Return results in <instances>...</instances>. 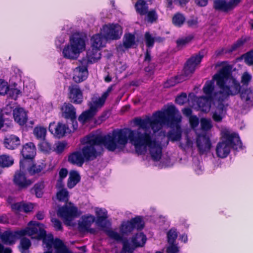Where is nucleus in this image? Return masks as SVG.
I'll return each mask as SVG.
<instances>
[{
    "mask_svg": "<svg viewBox=\"0 0 253 253\" xmlns=\"http://www.w3.org/2000/svg\"><path fill=\"white\" fill-rule=\"evenodd\" d=\"M81 214L82 212L71 203L59 208L57 211L58 216L61 218L65 224L67 225H71V222L73 219Z\"/></svg>",
    "mask_w": 253,
    "mask_h": 253,
    "instance_id": "obj_12",
    "label": "nucleus"
},
{
    "mask_svg": "<svg viewBox=\"0 0 253 253\" xmlns=\"http://www.w3.org/2000/svg\"><path fill=\"white\" fill-rule=\"evenodd\" d=\"M145 39L146 45L149 47H151L153 46L155 42H161L163 39L161 37H153L149 32H147L145 35Z\"/></svg>",
    "mask_w": 253,
    "mask_h": 253,
    "instance_id": "obj_34",
    "label": "nucleus"
},
{
    "mask_svg": "<svg viewBox=\"0 0 253 253\" xmlns=\"http://www.w3.org/2000/svg\"><path fill=\"white\" fill-rule=\"evenodd\" d=\"M241 0H231L227 2L225 0H213V7L216 10L228 11L236 7Z\"/></svg>",
    "mask_w": 253,
    "mask_h": 253,
    "instance_id": "obj_17",
    "label": "nucleus"
},
{
    "mask_svg": "<svg viewBox=\"0 0 253 253\" xmlns=\"http://www.w3.org/2000/svg\"><path fill=\"white\" fill-rule=\"evenodd\" d=\"M168 241L169 244L174 243L177 237V233L175 229H171L167 233Z\"/></svg>",
    "mask_w": 253,
    "mask_h": 253,
    "instance_id": "obj_45",
    "label": "nucleus"
},
{
    "mask_svg": "<svg viewBox=\"0 0 253 253\" xmlns=\"http://www.w3.org/2000/svg\"><path fill=\"white\" fill-rule=\"evenodd\" d=\"M136 11L141 15H145L148 11V6L143 0H139L135 4Z\"/></svg>",
    "mask_w": 253,
    "mask_h": 253,
    "instance_id": "obj_33",
    "label": "nucleus"
},
{
    "mask_svg": "<svg viewBox=\"0 0 253 253\" xmlns=\"http://www.w3.org/2000/svg\"><path fill=\"white\" fill-rule=\"evenodd\" d=\"M134 132L122 129L113 131L111 134L101 136L90 134L82 140L83 148L69 156L68 161L81 167L85 161L92 160L100 154L102 146L110 151H120L126 146V137L133 136Z\"/></svg>",
    "mask_w": 253,
    "mask_h": 253,
    "instance_id": "obj_2",
    "label": "nucleus"
},
{
    "mask_svg": "<svg viewBox=\"0 0 253 253\" xmlns=\"http://www.w3.org/2000/svg\"><path fill=\"white\" fill-rule=\"evenodd\" d=\"M136 44L134 35L128 33L126 34L123 38V42L117 47L119 51H124L126 50L133 47Z\"/></svg>",
    "mask_w": 253,
    "mask_h": 253,
    "instance_id": "obj_19",
    "label": "nucleus"
},
{
    "mask_svg": "<svg viewBox=\"0 0 253 253\" xmlns=\"http://www.w3.org/2000/svg\"><path fill=\"white\" fill-rule=\"evenodd\" d=\"M112 90L113 86L111 85L102 93L101 96L94 95L91 97V101L88 104L89 109L84 111L80 115L79 118V121L82 123H84L92 118L98 110L103 106L107 98Z\"/></svg>",
    "mask_w": 253,
    "mask_h": 253,
    "instance_id": "obj_8",
    "label": "nucleus"
},
{
    "mask_svg": "<svg viewBox=\"0 0 253 253\" xmlns=\"http://www.w3.org/2000/svg\"><path fill=\"white\" fill-rule=\"evenodd\" d=\"M251 79V75L248 72H245L242 76L241 82L244 85H248Z\"/></svg>",
    "mask_w": 253,
    "mask_h": 253,
    "instance_id": "obj_54",
    "label": "nucleus"
},
{
    "mask_svg": "<svg viewBox=\"0 0 253 253\" xmlns=\"http://www.w3.org/2000/svg\"><path fill=\"white\" fill-rule=\"evenodd\" d=\"M59 179L57 183V187L58 188H61L63 187L62 180L65 178L68 174V171L65 169H62L59 171Z\"/></svg>",
    "mask_w": 253,
    "mask_h": 253,
    "instance_id": "obj_49",
    "label": "nucleus"
},
{
    "mask_svg": "<svg viewBox=\"0 0 253 253\" xmlns=\"http://www.w3.org/2000/svg\"><path fill=\"white\" fill-rule=\"evenodd\" d=\"M204 57L201 52L192 56L186 62L183 69V73L179 77L171 78L164 84L165 87H170L176 84L185 80L190 75L194 73L197 66L200 63Z\"/></svg>",
    "mask_w": 253,
    "mask_h": 253,
    "instance_id": "obj_9",
    "label": "nucleus"
},
{
    "mask_svg": "<svg viewBox=\"0 0 253 253\" xmlns=\"http://www.w3.org/2000/svg\"><path fill=\"white\" fill-rule=\"evenodd\" d=\"M13 117L15 121L20 125H24L27 120V113L22 108L13 110Z\"/></svg>",
    "mask_w": 253,
    "mask_h": 253,
    "instance_id": "obj_28",
    "label": "nucleus"
},
{
    "mask_svg": "<svg viewBox=\"0 0 253 253\" xmlns=\"http://www.w3.org/2000/svg\"><path fill=\"white\" fill-rule=\"evenodd\" d=\"M244 59L247 64L253 65V50L245 55Z\"/></svg>",
    "mask_w": 253,
    "mask_h": 253,
    "instance_id": "obj_55",
    "label": "nucleus"
},
{
    "mask_svg": "<svg viewBox=\"0 0 253 253\" xmlns=\"http://www.w3.org/2000/svg\"><path fill=\"white\" fill-rule=\"evenodd\" d=\"M45 168V165L43 163H40L39 164L33 165L30 168L28 169L29 172L33 175L36 173H39L41 172Z\"/></svg>",
    "mask_w": 253,
    "mask_h": 253,
    "instance_id": "obj_38",
    "label": "nucleus"
},
{
    "mask_svg": "<svg viewBox=\"0 0 253 253\" xmlns=\"http://www.w3.org/2000/svg\"><path fill=\"white\" fill-rule=\"evenodd\" d=\"M95 212L97 216L96 224L103 228L107 224L106 219L107 218V211L104 209L96 208Z\"/></svg>",
    "mask_w": 253,
    "mask_h": 253,
    "instance_id": "obj_24",
    "label": "nucleus"
},
{
    "mask_svg": "<svg viewBox=\"0 0 253 253\" xmlns=\"http://www.w3.org/2000/svg\"><path fill=\"white\" fill-rule=\"evenodd\" d=\"M245 42V41L243 39H240L237 41L232 46V50H235L242 46Z\"/></svg>",
    "mask_w": 253,
    "mask_h": 253,
    "instance_id": "obj_62",
    "label": "nucleus"
},
{
    "mask_svg": "<svg viewBox=\"0 0 253 253\" xmlns=\"http://www.w3.org/2000/svg\"><path fill=\"white\" fill-rule=\"evenodd\" d=\"M179 249L176 244L174 243L169 244L167 249V253H178Z\"/></svg>",
    "mask_w": 253,
    "mask_h": 253,
    "instance_id": "obj_56",
    "label": "nucleus"
},
{
    "mask_svg": "<svg viewBox=\"0 0 253 253\" xmlns=\"http://www.w3.org/2000/svg\"><path fill=\"white\" fill-rule=\"evenodd\" d=\"M187 95L185 93H182L175 99L176 102L179 105H183L187 101Z\"/></svg>",
    "mask_w": 253,
    "mask_h": 253,
    "instance_id": "obj_58",
    "label": "nucleus"
},
{
    "mask_svg": "<svg viewBox=\"0 0 253 253\" xmlns=\"http://www.w3.org/2000/svg\"><path fill=\"white\" fill-rule=\"evenodd\" d=\"M185 21V18L180 13H177L172 18V23L176 26H181Z\"/></svg>",
    "mask_w": 253,
    "mask_h": 253,
    "instance_id": "obj_43",
    "label": "nucleus"
},
{
    "mask_svg": "<svg viewBox=\"0 0 253 253\" xmlns=\"http://www.w3.org/2000/svg\"><path fill=\"white\" fill-rule=\"evenodd\" d=\"M33 133L37 139L43 140L46 136V129L42 126H36L34 129Z\"/></svg>",
    "mask_w": 253,
    "mask_h": 253,
    "instance_id": "obj_35",
    "label": "nucleus"
},
{
    "mask_svg": "<svg viewBox=\"0 0 253 253\" xmlns=\"http://www.w3.org/2000/svg\"><path fill=\"white\" fill-rule=\"evenodd\" d=\"M67 144L65 142H59L56 144V147L55 151L57 153H60L62 152L65 148H67Z\"/></svg>",
    "mask_w": 253,
    "mask_h": 253,
    "instance_id": "obj_51",
    "label": "nucleus"
},
{
    "mask_svg": "<svg viewBox=\"0 0 253 253\" xmlns=\"http://www.w3.org/2000/svg\"><path fill=\"white\" fill-rule=\"evenodd\" d=\"M147 20L148 22L152 23L157 19V16L155 11L151 10L147 12Z\"/></svg>",
    "mask_w": 253,
    "mask_h": 253,
    "instance_id": "obj_57",
    "label": "nucleus"
},
{
    "mask_svg": "<svg viewBox=\"0 0 253 253\" xmlns=\"http://www.w3.org/2000/svg\"><path fill=\"white\" fill-rule=\"evenodd\" d=\"M13 164V160L10 156L3 155L0 156V166L2 167H8Z\"/></svg>",
    "mask_w": 253,
    "mask_h": 253,
    "instance_id": "obj_37",
    "label": "nucleus"
},
{
    "mask_svg": "<svg viewBox=\"0 0 253 253\" xmlns=\"http://www.w3.org/2000/svg\"><path fill=\"white\" fill-rule=\"evenodd\" d=\"M95 221V217L88 214L82 216L79 222V227L82 231H88L91 224Z\"/></svg>",
    "mask_w": 253,
    "mask_h": 253,
    "instance_id": "obj_22",
    "label": "nucleus"
},
{
    "mask_svg": "<svg viewBox=\"0 0 253 253\" xmlns=\"http://www.w3.org/2000/svg\"><path fill=\"white\" fill-rule=\"evenodd\" d=\"M80 177L78 172L71 171L70 173L68 181V187L69 188L74 187L80 181Z\"/></svg>",
    "mask_w": 253,
    "mask_h": 253,
    "instance_id": "obj_32",
    "label": "nucleus"
},
{
    "mask_svg": "<svg viewBox=\"0 0 253 253\" xmlns=\"http://www.w3.org/2000/svg\"><path fill=\"white\" fill-rule=\"evenodd\" d=\"M20 93V90L17 88H12L9 90V95L14 100L16 99Z\"/></svg>",
    "mask_w": 253,
    "mask_h": 253,
    "instance_id": "obj_61",
    "label": "nucleus"
},
{
    "mask_svg": "<svg viewBox=\"0 0 253 253\" xmlns=\"http://www.w3.org/2000/svg\"><path fill=\"white\" fill-rule=\"evenodd\" d=\"M69 97L75 103L80 104L83 101V93L78 85L69 86Z\"/></svg>",
    "mask_w": 253,
    "mask_h": 253,
    "instance_id": "obj_21",
    "label": "nucleus"
},
{
    "mask_svg": "<svg viewBox=\"0 0 253 253\" xmlns=\"http://www.w3.org/2000/svg\"><path fill=\"white\" fill-rule=\"evenodd\" d=\"M201 126L204 130H209L212 127V122L211 119L202 118L201 119Z\"/></svg>",
    "mask_w": 253,
    "mask_h": 253,
    "instance_id": "obj_44",
    "label": "nucleus"
},
{
    "mask_svg": "<svg viewBox=\"0 0 253 253\" xmlns=\"http://www.w3.org/2000/svg\"><path fill=\"white\" fill-rule=\"evenodd\" d=\"M106 232L110 238L115 241H120L122 239V236L115 230H108L106 231Z\"/></svg>",
    "mask_w": 253,
    "mask_h": 253,
    "instance_id": "obj_46",
    "label": "nucleus"
},
{
    "mask_svg": "<svg viewBox=\"0 0 253 253\" xmlns=\"http://www.w3.org/2000/svg\"><path fill=\"white\" fill-rule=\"evenodd\" d=\"M100 31L106 41L118 40L121 38L123 33L121 26L117 24L105 25Z\"/></svg>",
    "mask_w": 253,
    "mask_h": 253,
    "instance_id": "obj_14",
    "label": "nucleus"
},
{
    "mask_svg": "<svg viewBox=\"0 0 253 253\" xmlns=\"http://www.w3.org/2000/svg\"><path fill=\"white\" fill-rule=\"evenodd\" d=\"M62 116L65 118L72 120L76 118V111L73 106L70 104L64 103L61 107Z\"/></svg>",
    "mask_w": 253,
    "mask_h": 253,
    "instance_id": "obj_29",
    "label": "nucleus"
},
{
    "mask_svg": "<svg viewBox=\"0 0 253 253\" xmlns=\"http://www.w3.org/2000/svg\"><path fill=\"white\" fill-rule=\"evenodd\" d=\"M193 36L192 35H189L187 37L178 39L176 41L177 46L182 47L188 43L193 39Z\"/></svg>",
    "mask_w": 253,
    "mask_h": 253,
    "instance_id": "obj_48",
    "label": "nucleus"
},
{
    "mask_svg": "<svg viewBox=\"0 0 253 253\" xmlns=\"http://www.w3.org/2000/svg\"><path fill=\"white\" fill-rule=\"evenodd\" d=\"M146 237L142 233H139L133 237L131 243L128 241H123V248L121 253H132L135 248L142 247L146 241Z\"/></svg>",
    "mask_w": 253,
    "mask_h": 253,
    "instance_id": "obj_13",
    "label": "nucleus"
},
{
    "mask_svg": "<svg viewBox=\"0 0 253 253\" xmlns=\"http://www.w3.org/2000/svg\"><path fill=\"white\" fill-rule=\"evenodd\" d=\"M226 107L223 104H219L212 115L213 120L217 122H220L225 117L226 114Z\"/></svg>",
    "mask_w": 253,
    "mask_h": 253,
    "instance_id": "obj_31",
    "label": "nucleus"
},
{
    "mask_svg": "<svg viewBox=\"0 0 253 253\" xmlns=\"http://www.w3.org/2000/svg\"><path fill=\"white\" fill-rule=\"evenodd\" d=\"M44 185L42 183H38L35 185V191L37 197H41L42 194Z\"/></svg>",
    "mask_w": 253,
    "mask_h": 253,
    "instance_id": "obj_52",
    "label": "nucleus"
},
{
    "mask_svg": "<svg viewBox=\"0 0 253 253\" xmlns=\"http://www.w3.org/2000/svg\"><path fill=\"white\" fill-rule=\"evenodd\" d=\"M130 221L132 224L133 229L137 228V229H140L144 226V221L140 216H137L132 218Z\"/></svg>",
    "mask_w": 253,
    "mask_h": 253,
    "instance_id": "obj_42",
    "label": "nucleus"
},
{
    "mask_svg": "<svg viewBox=\"0 0 253 253\" xmlns=\"http://www.w3.org/2000/svg\"><path fill=\"white\" fill-rule=\"evenodd\" d=\"M51 221L53 224V227L56 230H62V226L61 222L59 220L52 218Z\"/></svg>",
    "mask_w": 253,
    "mask_h": 253,
    "instance_id": "obj_60",
    "label": "nucleus"
},
{
    "mask_svg": "<svg viewBox=\"0 0 253 253\" xmlns=\"http://www.w3.org/2000/svg\"><path fill=\"white\" fill-rule=\"evenodd\" d=\"M35 83L29 79H26L23 82V90L26 93L31 92L35 89Z\"/></svg>",
    "mask_w": 253,
    "mask_h": 253,
    "instance_id": "obj_40",
    "label": "nucleus"
},
{
    "mask_svg": "<svg viewBox=\"0 0 253 253\" xmlns=\"http://www.w3.org/2000/svg\"><path fill=\"white\" fill-rule=\"evenodd\" d=\"M106 41L100 32V33L93 36L91 38V46L101 49L105 46Z\"/></svg>",
    "mask_w": 253,
    "mask_h": 253,
    "instance_id": "obj_26",
    "label": "nucleus"
},
{
    "mask_svg": "<svg viewBox=\"0 0 253 253\" xmlns=\"http://www.w3.org/2000/svg\"><path fill=\"white\" fill-rule=\"evenodd\" d=\"M44 226L36 221H30L26 228L15 231L14 233H5L1 237L2 242L7 245L14 244L17 238L28 235L32 239L41 240L45 235Z\"/></svg>",
    "mask_w": 253,
    "mask_h": 253,
    "instance_id": "obj_4",
    "label": "nucleus"
},
{
    "mask_svg": "<svg viewBox=\"0 0 253 253\" xmlns=\"http://www.w3.org/2000/svg\"><path fill=\"white\" fill-rule=\"evenodd\" d=\"M48 129L54 136L59 138L64 136L68 130V127L65 125L60 123L56 125L54 122L50 123Z\"/></svg>",
    "mask_w": 253,
    "mask_h": 253,
    "instance_id": "obj_18",
    "label": "nucleus"
},
{
    "mask_svg": "<svg viewBox=\"0 0 253 253\" xmlns=\"http://www.w3.org/2000/svg\"><path fill=\"white\" fill-rule=\"evenodd\" d=\"M217 66L220 68L213 76L212 80L216 82L219 88L215 97L219 101H222L230 96H234L240 93L241 86L240 82L231 75V66L227 62H221Z\"/></svg>",
    "mask_w": 253,
    "mask_h": 253,
    "instance_id": "obj_3",
    "label": "nucleus"
},
{
    "mask_svg": "<svg viewBox=\"0 0 253 253\" xmlns=\"http://www.w3.org/2000/svg\"><path fill=\"white\" fill-rule=\"evenodd\" d=\"M31 242L26 238H22L20 241V251L21 253H28V249L31 246Z\"/></svg>",
    "mask_w": 253,
    "mask_h": 253,
    "instance_id": "obj_39",
    "label": "nucleus"
},
{
    "mask_svg": "<svg viewBox=\"0 0 253 253\" xmlns=\"http://www.w3.org/2000/svg\"><path fill=\"white\" fill-rule=\"evenodd\" d=\"M43 239V246L46 248L48 251L44 253H52V249L55 250V253H72L64 244L62 241L58 239H54L51 234L45 235L42 238Z\"/></svg>",
    "mask_w": 253,
    "mask_h": 253,
    "instance_id": "obj_11",
    "label": "nucleus"
},
{
    "mask_svg": "<svg viewBox=\"0 0 253 253\" xmlns=\"http://www.w3.org/2000/svg\"><path fill=\"white\" fill-rule=\"evenodd\" d=\"M242 100L246 103V106H249L253 102V91L251 88L243 89L241 92Z\"/></svg>",
    "mask_w": 253,
    "mask_h": 253,
    "instance_id": "obj_30",
    "label": "nucleus"
},
{
    "mask_svg": "<svg viewBox=\"0 0 253 253\" xmlns=\"http://www.w3.org/2000/svg\"><path fill=\"white\" fill-rule=\"evenodd\" d=\"M180 146L185 151H193L196 146L201 154L208 152L211 147L210 137L205 134H188L185 141L181 142Z\"/></svg>",
    "mask_w": 253,
    "mask_h": 253,
    "instance_id": "obj_6",
    "label": "nucleus"
},
{
    "mask_svg": "<svg viewBox=\"0 0 253 253\" xmlns=\"http://www.w3.org/2000/svg\"><path fill=\"white\" fill-rule=\"evenodd\" d=\"M26 162L25 161H20V170L16 172L14 177V183L20 188H25L31 185L32 181L28 179L26 176L24 170L25 169V165L24 163Z\"/></svg>",
    "mask_w": 253,
    "mask_h": 253,
    "instance_id": "obj_15",
    "label": "nucleus"
},
{
    "mask_svg": "<svg viewBox=\"0 0 253 253\" xmlns=\"http://www.w3.org/2000/svg\"><path fill=\"white\" fill-rule=\"evenodd\" d=\"M188 26L195 27L197 25L198 21L196 18H193L188 20L187 22Z\"/></svg>",
    "mask_w": 253,
    "mask_h": 253,
    "instance_id": "obj_63",
    "label": "nucleus"
},
{
    "mask_svg": "<svg viewBox=\"0 0 253 253\" xmlns=\"http://www.w3.org/2000/svg\"><path fill=\"white\" fill-rule=\"evenodd\" d=\"M36 153V147L32 142H29L24 145L21 151V154L24 159L23 161L26 162L24 163V165H26L27 163L26 159H32L35 157ZM21 161H23V160Z\"/></svg>",
    "mask_w": 253,
    "mask_h": 253,
    "instance_id": "obj_20",
    "label": "nucleus"
},
{
    "mask_svg": "<svg viewBox=\"0 0 253 253\" xmlns=\"http://www.w3.org/2000/svg\"><path fill=\"white\" fill-rule=\"evenodd\" d=\"M85 49L84 38L79 33H75L70 37L69 43L64 47L62 55L66 59L76 60Z\"/></svg>",
    "mask_w": 253,
    "mask_h": 253,
    "instance_id": "obj_7",
    "label": "nucleus"
},
{
    "mask_svg": "<svg viewBox=\"0 0 253 253\" xmlns=\"http://www.w3.org/2000/svg\"><path fill=\"white\" fill-rule=\"evenodd\" d=\"M39 149L45 153L49 152L51 150V145L47 141H43L39 144Z\"/></svg>",
    "mask_w": 253,
    "mask_h": 253,
    "instance_id": "obj_47",
    "label": "nucleus"
},
{
    "mask_svg": "<svg viewBox=\"0 0 253 253\" xmlns=\"http://www.w3.org/2000/svg\"><path fill=\"white\" fill-rule=\"evenodd\" d=\"M193 167L197 174H200L202 173V166L198 160H195V162L193 164Z\"/></svg>",
    "mask_w": 253,
    "mask_h": 253,
    "instance_id": "obj_53",
    "label": "nucleus"
},
{
    "mask_svg": "<svg viewBox=\"0 0 253 253\" xmlns=\"http://www.w3.org/2000/svg\"><path fill=\"white\" fill-rule=\"evenodd\" d=\"M82 65L73 70V79L76 83H81L85 80L88 76L87 65L85 60L81 61Z\"/></svg>",
    "mask_w": 253,
    "mask_h": 253,
    "instance_id": "obj_16",
    "label": "nucleus"
},
{
    "mask_svg": "<svg viewBox=\"0 0 253 253\" xmlns=\"http://www.w3.org/2000/svg\"><path fill=\"white\" fill-rule=\"evenodd\" d=\"M214 87V83L212 81H207L203 87V91L206 96L198 98L193 95L194 101L196 103V104L193 103V107H195V108L198 107L203 112L209 111L211 108V100L212 99L218 100V98L215 97V94L217 93L218 91L213 92Z\"/></svg>",
    "mask_w": 253,
    "mask_h": 253,
    "instance_id": "obj_10",
    "label": "nucleus"
},
{
    "mask_svg": "<svg viewBox=\"0 0 253 253\" xmlns=\"http://www.w3.org/2000/svg\"><path fill=\"white\" fill-rule=\"evenodd\" d=\"M20 144V139L18 137L14 135L6 136L4 140V145L5 148L10 150L15 149Z\"/></svg>",
    "mask_w": 253,
    "mask_h": 253,
    "instance_id": "obj_25",
    "label": "nucleus"
},
{
    "mask_svg": "<svg viewBox=\"0 0 253 253\" xmlns=\"http://www.w3.org/2000/svg\"><path fill=\"white\" fill-rule=\"evenodd\" d=\"M221 140L216 147V154L221 158H226L229 154L231 148L235 149H241L242 142L238 134L232 132L226 127L221 130Z\"/></svg>",
    "mask_w": 253,
    "mask_h": 253,
    "instance_id": "obj_5",
    "label": "nucleus"
},
{
    "mask_svg": "<svg viewBox=\"0 0 253 253\" xmlns=\"http://www.w3.org/2000/svg\"><path fill=\"white\" fill-rule=\"evenodd\" d=\"M34 205L32 203H26L24 202L16 203L11 205V208L17 212L24 211L29 212L33 210Z\"/></svg>",
    "mask_w": 253,
    "mask_h": 253,
    "instance_id": "obj_27",
    "label": "nucleus"
},
{
    "mask_svg": "<svg viewBox=\"0 0 253 253\" xmlns=\"http://www.w3.org/2000/svg\"><path fill=\"white\" fill-rule=\"evenodd\" d=\"M12 251L9 248H4L3 246L0 244V253H11Z\"/></svg>",
    "mask_w": 253,
    "mask_h": 253,
    "instance_id": "obj_64",
    "label": "nucleus"
},
{
    "mask_svg": "<svg viewBox=\"0 0 253 253\" xmlns=\"http://www.w3.org/2000/svg\"><path fill=\"white\" fill-rule=\"evenodd\" d=\"M101 58L100 49L91 46L87 51L86 63H92L97 61Z\"/></svg>",
    "mask_w": 253,
    "mask_h": 253,
    "instance_id": "obj_23",
    "label": "nucleus"
},
{
    "mask_svg": "<svg viewBox=\"0 0 253 253\" xmlns=\"http://www.w3.org/2000/svg\"><path fill=\"white\" fill-rule=\"evenodd\" d=\"M133 229L130 220L123 221L120 227V232L123 235L130 233Z\"/></svg>",
    "mask_w": 253,
    "mask_h": 253,
    "instance_id": "obj_36",
    "label": "nucleus"
},
{
    "mask_svg": "<svg viewBox=\"0 0 253 253\" xmlns=\"http://www.w3.org/2000/svg\"><path fill=\"white\" fill-rule=\"evenodd\" d=\"M181 116L173 105H169L164 111L155 113L151 117L142 119L136 118V129L124 128L134 132L133 136L126 137V144L129 142L140 154L148 151L152 159L158 161L162 155L163 147L172 141L181 138L179 123Z\"/></svg>",
    "mask_w": 253,
    "mask_h": 253,
    "instance_id": "obj_1",
    "label": "nucleus"
},
{
    "mask_svg": "<svg viewBox=\"0 0 253 253\" xmlns=\"http://www.w3.org/2000/svg\"><path fill=\"white\" fill-rule=\"evenodd\" d=\"M59 191L57 193V198L60 201L66 202L68 200L69 194L66 189L58 188Z\"/></svg>",
    "mask_w": 253,
    "mask_h": 253,
    "instance_id": "obj_41",
    "label": "nucleus"
},
{
    "mask_svg": "<svg viewBox=\"0 0 253 253\" xmlns=\"http://www.w3.org/2000/svg\"><path fill=\"white\" fill-rule=\"evenodd\" d=\"M9 86L6 82L0 80V94L4 95L8 90Z\"/></svg>",
    "mask_w": 253,
    "mask_h": 253,
    "instance_id": "obj_50",
    "label": "nucleus"
},
{
    "mask_svg": "<svg viewBox=\"0 0 253 253\" xmlns=\"http://www.w3.org/2000/svg\"><path fill=\"white\" fill-rule=\"evenodd\" d=\"M189 122L191 126L194 128L197 127L199 123V119L195 116H192L189 118Z\"/></svg>",
    "mask_w": 253,
    "mask_h": 253,
    "instance_id": "obj_59",
    "label": "nucleus"
}]
</instances>
